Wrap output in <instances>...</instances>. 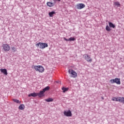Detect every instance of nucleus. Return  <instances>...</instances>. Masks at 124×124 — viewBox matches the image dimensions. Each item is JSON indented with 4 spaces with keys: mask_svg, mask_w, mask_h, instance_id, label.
Masks as SVG:
<instances>
[{
    "mask_svg": "<svg viewBox=\"0 0 124 124\" xmlns=\"http://www.w3.org/2000/svg\"><path fill=\"white\" fill-rule=\"evenodd\" d=\"M58 0V1H61V0Z\"/></svg>",
    "mask_w": 124,
    "mask_h": 124,
    "instance_id": "obj_28",
    "label": "nucleus"
},
{
    "mask_svg": "<svg viewBox=\"0 0 124 124\" xmlns=\"http://www.w3.org/2000/svg\"><path fill=\"white\" fill-rule=\"evenodd\" d=\"M106 30L107 31H111V28L109 27V26L107 25L106 27Z\"/></svg>",
    "mask_w": 124,
    "mask_h": 124,
    "instance_id": "obj_20",
    "label": "nucleus"
},
{
    "mask_svg": "<svg viewBox=\"0 0 124 124\" xmlns=\"http://www.w3.org/2000/svg\"><path fill=\"white\" fill-rule=\"evenodd\" d=\"M54 14H56V12H55L54 11L49 12L48 13L49 17H53V16H54Z\"/></svg>",
    "mask_w": 124,
    "mask_h": 124,
    "instance_id": "obj_16",
    "label": "nucleus"
},
{
    "mask_svg": "<svg viewBox=\"0 0 124 124\" xmlns=\"http://www.w3.org/2000/svg\"><path fill=\"white\" fill-rule=\"evenodd\" d=\"M110 82L112 84H114V83H116L117 85H121V79L119 78H115L113 79H111Z\"/></svg>",
    "mask_w": 124,
    "mask_h": 124,
    "instance_id": "obj_5",
    "label": "nucleus"
},
{
    "mask_svg": "<svg viewBox=\"0 0 124 124\" xmlns=\"http://www.w3.org/2000/svg\"><path fill=\"white\" fill-rule=\"evenodd\" d=\"M44 93L45 92L43 90L40 91L39 93H37L39 97H42V96H44Z\"/></svg>",
    "mask_w": 124,
    "mask_h": 124,
    "instance_id": "obj_10",
    "label": "nucleus"
},
{
    "mask_svg": "<svg viewBox=\"0 0 124 124\" xmlns=\"http://www.w3.org/2000/svg\"><path fill=\"white\" fill-rule=\"evenodd\" d=\"M114 5H116L117 7H120V6H121V4L118 1L114 2Z\"/></svg>",
    "mask_w": 124,
    "mask_h": 124,
    "instance_id": "obj_17",
    "label": "nucleus"
},
{
    "mask_svg": "<svg viewBox=\"0 0 124 124\" xmlns=\"http://www.w3.org/2000/svg\"><path fill=\"white\" fill-rule=\"evenodd\" d=\"M68 73L71 74V75H72V77L73 78H76V77H77V73H76V72H75V71L73 70V69H69Z\"/></svg>",
    "mask_w": 124,
    "mask_h": 124,
    "instance_id": "obj_4",
    "label": "nucleus"
},
{
    "mask_svg": "<svg viewBox=\"0 0 124 124\" xmlns=\"http://www.w3.org/2000/svg\"><path fill=\"white\" fill-rule=\"evenodd\" d=\"M18 108L19 110H24L25 109V105L24 104L20 105Z\"/></svg>",
    "mask_w": 124,
    "mask_h": 124,
    "instance_id": "obj_13",
    "label": "nucleus"
},
{
    "mask_svg": "<svg viewBox=\"0 0 124 124\" xmlns=\"http://www.w3.org/2000/svg\"><path fill=\"white\" fill-rule=\"evenodd\" d=\"M36 47H39L40 49H45V48L48 47V44L46 43H39L36 44Z\"/></svg>",
    "mask_w": 124,
    "mask_h": 124,
    "instance_id": "obj_2",
    "label": "nucleus"
},
{
    "mask_svg": "<svg viewBox=\"0 0 124 124\" xmlns=\"http://www.w3.org/2000/svg\"><path fill=\"white\" fill-rule=\"evenodd\" d=\"M49 89H50V87L47 86L44 89H43V90L44 91V92H46V91H49Z\"/></svg>",
    "mask_w": 124,
    "mask_h": 124,
    "instance_id": "obj_21",
    "label": "nucleus"
},
{
    "mask_svg": "<svg viewBox=\"0 0 124 124\" xmlns=\"http://www.w3.org/2000/svg\"><path fill=\"white\" fill-rule=\"evenodd\" d=\"M47 6L49 7H52V6H54V4L51 2H47L46 3Z\"/></svg>",
    "mask_w": 124,
    "mask_h": 124,
    "instance_id": "obj_15",
    "label": "nucleus"
},
{
    "mask_svg": "<svg viewBox=\"0 0 124 124\" xmlns=\"http://www.w3.org/2000/svg\"><path fill=\"white\" fill-rule=\"evenodd\" d=\"M102 99H104V98H103V97H102Z\"/></svg>",
    "mask_w": 124,
    "mask_h": 124,
    "instance_id": "obj_27",
    "label": "nucleus"
},
{
    "mask_svg": "<svg viewBox=\"0 0 124 124\" xmlns=\"http://www.w3.org/2000/svg\"><path fill=\"white\" fill-rule=\"evenodd\" d=\"M62 89L63 91V93H65L67 91H68V88H66L64 87H62Z\"/></svg>",
    "mask_w": 124,
    "mask_h": 124,
    "instance_id": "obj_22",
    "label": "nucleus"
},
{
    "mask_svg": "<svg viewBox=\"0 0 124 124\" xmlns=\"http://www.w3.org/2000/svg\"><path fill=\"white\" fill-rule=\"evenodd\" d=\"M64 115L66 117H72V113H71V111H70V110H69L67 111H64Z\"/></svg>",
    "mask_w": 124,
    "mask_h": 124,
    "instance_id": "obj_7",
    "label": "nucleus"
},
{
    "mask_svg": "<svg viewBox=\"0 0 124 124\" xmlns=\"http://www.w3.org/2000/svg\"><path fill=\"white\" fill-rule=\"evenodd\" d=\"M33 67H34L36 71H38L40 73L44 72V68L41 65H35L33 66Z\"/></svg>",
    "mask_w": 124,
    "mask_h": 124,
    "instance_id": "obj_1",
    "label": "nucleus"
},
{
    "mask_svg": "<svg viewBox=\"0 0 124 124\" xmlns=\"http://www.w3.org/2000/svg\"><path fill=\"white\" fill-rule=\"evenodd\" d=\"M118 100H116L117 101H118L119 102H121L122 103L124 104V97H118Z\"/></svg>",
    "mask_w": 124,
    "mask_h": 124,
    "instance_id": "obj_11",
    "label": "nucleus"
},
{
    "mask_svg": "<svg viewBox=\"0 0 124 124\" xmlns=\"http://www.w3.org/2000/svg\"><path fill=\"white\" fill-rule=\"evenodd\" d=\"M118 98H119V97H113L112 99V101H117V100H118Z\"/></svg>",
    "mask_w": 124,
    "mask_h": 124,
    "instance_id": "obj_23",
    "label": "nucleus"
},
{
    "mask_svg": "<svg viewBox=\"0 0 124 124\" xmlns=\"http://www.w3.org/2000/svg\"><path fill=\"white\" fill-rule=\"evenodd\" d=\"M12 50L13 52H16L17 51V48L15 46H12Z\"/></svg>",
    "mask_w": 124,
    "mask_h": 124,
    "instance_id": "obj_24",
    "label": "nucleus"
},
{
    "mask_svg": "<svg viewBox=\"0 0 124 124\" xmlns=\"http://www.w3.org/2000/svg\"><path fill=\"white\" fill-rule=\"evenodd\" d=\"M53 99L52 98H49L45 100V101H46L47 102H51L53 101Z\"/></svg>",
    "mask_w": 124,
    "mask_h": 124,
    "instance_id": "obj_19",
    "label": "nucleus"
},
{
    "mask_svg": "<svg viewBox=\"0 0 124 124\" xmlns=\"http://www.w3.org/2000/svg\"><path fill=\"white\" fill-rule=\"evenodd\" d=\"M84 57V59L86 61L88 62H93V59L91 57L90 55H89L88 54H85L83 55Z\"/></svg>",
    "mask_w": 124,
    "mask_h": 124,
    "instance_id": "obj_3",
    "label": "nucleus"
},
{
    "mask_svg": "<svg viewBox=\"0 0 124 124\" xmlns=\"http://www.w3.org/2000/svg\"><path fill=\"white\" fill-rule=\"evenodd\" d=\"M3 49L2 50L5 52H8L10 50V46L8 44H3L2 45Z\"/></svg>",
    "mask_w": 124,
    "mask_h": 124,
    "instance_id": "obj_6",
    "label": "nucleus"
},
{
    "mask_svg": "<svg viewBox=\"0 0 124 124\" xmlns=\"http://www.w3.org/2000/svg\"><path fill=\"white\" fill-rule=\"evenodd\" d=\"M38 95V94L36 93H33L29 94L28 95V96L30 97L31 96H32L33 97H36Z\"/></svg>",
    "mask_w": 124,
    "mask_h": 124,
    "instance_id": "obj_9",
    "label": "nucleus"
},
{
    "mask_svg": "<svg viewBox=\"0 0 124 124\" xmlns=\"http://www.w3.org/2000/svg\"><path fill=\"white\" fill-rule=\"evenodd\" d=\"M64 40H65V41H69V39H67L66 38H64Z\"/></svg>",
    "mask_w": 124,
    "mask_h": 124,
    "instance_id": "obj_26",
    "label": "nucleus"
},
{
    "mask_svg": "<svg viewBox=\"0 0 124 124\" xmlns=\"http://www.w3.org/2000/svg\"><path fill=\"white\" fill-rule=\"evenodd\" d=\"M108 25H109V27L113 28V29H115V28L116 27L115 26V25H114L112 22H109Z\"/></svg>",
    "mask_w": 124,
    "mask_h": 124,
    "instance_id": "obj_14",
    "label": "nucleus"
},
{
    "mask_svg": "<svg viewBox=\"0 0 124 124\" xmlns=\"http://www.w3.org/2000/svg\"><path fill=\"white\" fill-rule=\"evenodd\" d=\"M13 100L16 103H18V104H21V101H20L19 100H17V99H13Z\"/></svg>",
    "mask_w": 124,
    "mask_h": 124,
    "instance_id": "obj_18",
    "label": "nucleus"
},
{
    "mask_svg": "<svg viewBox=\"0 0 124 124\" xmlns=\"http://www.w3.org/2000/svg\"><path fill=\"white\" fill-rule=\"evenodd\" d=\"M85 4L83 3H78L77 5L78 9H83V8H85Z\"/></svg>",
    "mask_w": 124,
    "mask_h": 124,
    "instance_id": "obj_8",
    "label": "nucleus"
},
{
    "mask_svg": "<svg viewBox=\"0 0 124 124\" xmlns=\"http://www.w3.org/2000/svg\"><path fill=\"white\" fill-rule=\"evenodd\" d=\"M75 40V38L74 37H70L69 38V41H74Z\"/></svg>",
    "mask_w": 124,
    "mask_h": 124,
    "instance_id": "obj_25",
    "label": "nucleus"
},
{
    "mask_svg": "<svg viewBox=\"0 0 124 124\" xmlns=\"http://www.w3.org/2000/svg\"><path fill=\"white\" fill-rule=\"evenodd\" d=\"M0 70L2 73H3L5 75H7V70L6 69H1Z\"/></svg>",
    "mask_w": 124,
    "mask_h": 124,
    "instance_id": "obj_12",
    "label": "nucleus"
}]
</instances>
